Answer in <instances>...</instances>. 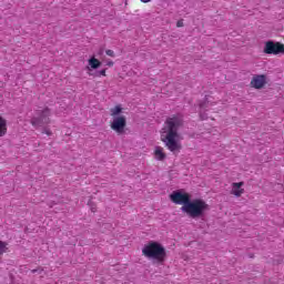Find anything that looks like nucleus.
Here are the masks:
<instances>
[{"label": "nucleus", "instance_id": "obj_1", "mask_svg": "<svg viewBox=\"0 0 284 284\" xmlns=\"http://www.w3.org/2000/svg\"><path fill=\"white\" fill-rule=\"evenodd\" d=\"M183 128V118L180 115H172L168 118L160 130V139L164 143L169 152L173 154H179L183 150V144H181V133L179 130Z\"/></svg>", "mask_w": 284, "mask_h": 284}, {"label": "nucleus", "instance_id": "obj_2", "mask_svg": "<svg viewBox=\"0 0 284 284\" xmlns=\"http://www.w3.org/2000/svg\"><path fill=\"white\" fill-rule=\"evenodd\" d=\"M169 199L175 205H182L181 211L184 212V214H187L190 219H201V216H203L205 212H209L210 210V204H207L205 200H192V195H190L187 192L173 191L169 195Z\"/></svg>", "mask_w": 284, "mask_h": 284}, {"label": "nucleus", "instance_id": "obj_3", "mask_svg": "<svg viewBox=\"0 0 284 284\" xmlns=\"http://www.w3.org/2000/svg\"><path fill=\"white\" fill-rule=\"evenodd\" d=\"M143 254L146 258H150V261H153V263L158 265H163V263L168 261V251L165 250V246L159 242H149L143 248Z\"/></svg>", "mask_w": 284, "mask_h": 284}, {"label": "nucleus", "instance_id": "obj_4", "mask_svg": "<svg viewBox=\"0 0 284 284\" xmlns=\"http://www.w3.org/2000/svg\"><path fill=\"white\" fill-rule=\"evenodd\" d=\"M38 114H39V116H33L31 119V125L33 128H36V129L37 128H43V125H49V123H50V114H52L50 109L44 108Z\"/></svg>", "mask_w": 284, "mask_h": 284}, {"label": "nucleus", "instance_id": "obj_5", "mask_svg": "<svg viewBox=\"0 0 284 284\" xmlns=\"http://www.w3.org/2000/svg\"><path fill=\"white\" fill-rule=\"evenodd\" d=\"M264 54H284V44L282 42L266 41L264 45Z\"/></svg>", "mask_w": 284, "mask_h": 284}, {"label": "nucleus", "instance_id": "obj_6", "mask_svg": "<svg viewBox=\"0 0 284 284\" xmlns=\"http://www.w3.org/2000/svg\"><path fill=\"white\" fill-rule=\"evenodd\" d=\"M126 126L128 120L125 119V115L113 118V121L110 124L111 130L118 134H123Z\"/></svg>", "mask_w": 284, "mask_h": 284}, {"label": "nucleus", "instance_id": "obj_7", "mask_svg": "<svg viewBox=\"0 0 284 284\" xmlns=\"http://www.w3.org/2000/svg\"><path fill=\"white\" fill-rule=\"evenodd\" d=\"M267 84V77L265 74H255L251 80V88L255 90H263Z\"/></svg>", "mask_w": 284, "mask_h": 284}, {"label": "nucleus", "instance_id": "obj_8", "mask_svg": "<svg viewBox=\"0 0 284 284\" xmlns=\"http://www.w3.org/2000/svg\"><path fill=\"white\" fill-rule=\"evenodd\" d=\"M244 185H245V182H233L231 184V187H232L231 194L240 199V196H243V194H245V189H243Z\"/></svg>", "mask_w": 284, "mask_h": 284}, {"label": "nucleus", "instance_id": "obj_9", "mask_svg": "<svg viewBox=\"0 0 284 284\" xmlns=\"http://www.w3.org/2000/svg\"><path fill=\"white\" fill-rule=\"evenodd\" d=\"M99 68H101V61L95 57H91L88 60V65H87L88 72H92V70H99Z\"/></svg>", "mask_w": 284, "mask_h": 284}, {"label": "nucleus", "instance_id": "obj_10", "mask_svg": "<svg viewBox=\"0 0 284 284\" xmlns=\"http://www.w3.org/2000/svg\"><path fill=\"white\" fill-rule=\"evenodd\" d=\"M8 134V121L0 115V138Z\"/></svg>", "mask_w": 284, "mask_h": 284}, {"label": "nucleus", "instance_id": "obj_11", "mask_svg": "<svg viewBox=\"0 0 284 284\" xmlns=\"http://www.w3.org/2000/svg\"><path fill=\"white\" fill-rule=\"evenodd\" d=\"M154 154H155L156 161H164V159L166 156L165 152H163V148L162 146H156L155 151H154Z\"/></svg>", "mask_w": 284, "mask_h": 284}, {"label": "nucleus", "instance_id": "obj_12", "mask_svg": "<svg viewBox=\"0 0 284 284\" xmlns=\"http://www.w3.org/2000/svg\"><path fill=\"white\" fill-rule=\"evenodd\" d=\"M110 112H111V116H113V119H116V116H119V114L123 112V108H121V105H116L112 108Z\"/></svg>", "mask_w": 284, "mask_h": 284}, {"label": "nucleus", "instance_id": "obj_13", "mask_svg": "<svg viewBox=\"0 0 284 284\" xmlns=\"http://www.w3.org/2000/svg\"><path fill=\"white\" fill-rule=\"evenodd\" d=\"M108 69H102L95 73H92V72H88V75L89 77H108Z\"/></svg>", "mask_w": 284, "mask_h": 284}, {"label": "nucleus", "instance_id": "obj_14", "mask_svg": "<svg viewBox=\"0 0 284 284\" xmlns=\"http://www.w3.org/2000/svg\"><path fill=\"white\" fill-rule=\"evenodd\" d=\"M8 252V243L0 241V255Z\"/></svg>", "mask_w": 284, "mask_h": 284}, {"label": "nucleus", "instance_id": "obj_15", "mask_svg": "<svg viewBox=\"0 0 284 284\" xmlns=\"http://www.w3.org/2000/svg\"><path fill=\"white\" fill-rule=\"evenodd\" d=\"M105 54H106L108 57H112V58H115V57H116V54L114 53V51H113V50H110V49H108V50L105 51Z\"/></svg>", "mask_w": 284, "mask_h": 284}, {"label": "nucleus", "instance_id": "obj_16", "mask_svg": "<svg viewBox=\"0 0 284 284\" xmlns=\"http://www.w3.org/2000/svg\"><path fill=\"white\" fill-rule=\"evenodd\" d=\"M42 134H47V136H52V131L50 129H43Z\"/></svg>", "mask_w": 284, "mask_h": 284}, {"label": "nucleus", "instance_id": "obj_17", "mask_svg": "<svg viewBox=\"0 0 284 284\" xmlns=\"http://www.w3.org/2000/svg\"><path fill=\"white\" fill-rule=\"evenodd\" d=\"M89 205L91 207V212H97V204L92 203V202H89Z\"/></svg>", "mask_w": 284, "mask_h": 284}, {"label": "nucleus", "instance_id": "obj_18", "mask_svg": "<svg viewBox=\"0 0 284 284\" xmlns=\"http://www.w3.org/2000/svg\"><path fill=\"white\" fill-rule=\"evenodd\" d=\"M106 65L109 68H113L114 67V61H112V60L106 61Z\"/></svg>", "mask_w": 284, "mask_h": 284}, {"label": "nucleus", "instance_id": "obj_19", "mask_svg": "<svg viewBox=\"0 0 284 284\" xmlns=\"http://www.w3.org/2000/svg\"><path fill=\"white\" fill-rule=\"evenodd\" d=\"M184 23H183V20H179L176 22V28H183Z\"/></svg>", "mask_w": 284, "mask_h": 284}, {"label": "nucleus", "instance_id": "obj_20", "mask_svg": "<svg viewBox=\"0 0 284 284\" xmlns=\"http://www.w3.org/2000/svg\"><path fill=\"white\" fill-rule=\"evenodd\" d=\"M204 108H207V105L205 103L200 104L201 110H204Z\"/></svg>", "mask_w": 284, "mask_h": 284}, {"label": "nucleus", "instance_id": "obj_21", "mask_svg": "<svg viewBox=\"0 0 284 284\" xmlns=\"http://www.w3.org/2000/svg\"><path fill=\"white\" fill-rule=\"evenodd\" d=\"M200 116H201V119H202L203 121H205V119H207V116H204V115H203L202 111L200 112Z\"/></svg>", "mask_w": 284, "mask_h": 284}, {"label": "nucleus", "instance_id": "obj_22", "mask_svg": "<svg viewBox=\"0 0 284 284\" xmlns=\"http://www.w3.org/2000/svg\"><path fill=\"white\" fill-rule=\"evenodd\" d=\"M37 272H39L37 268L31 271L32 274H37Z\"/></svg>", "mask_w": 284, "mask_h": 284}, {"label": "nucleus", "instance_id": "obj_23", "mask_svg": "<svg viewBox=\"0 0 284 284\" xmlns=\"http://www.w3.org/2000/svg\"><path fill=\"white\" fill-rule=\"evenodd\" d=\"M152 0H143V3H150Z\"/></svg>", "mask_w": 284, "mask_h": 284}]
</instances>
